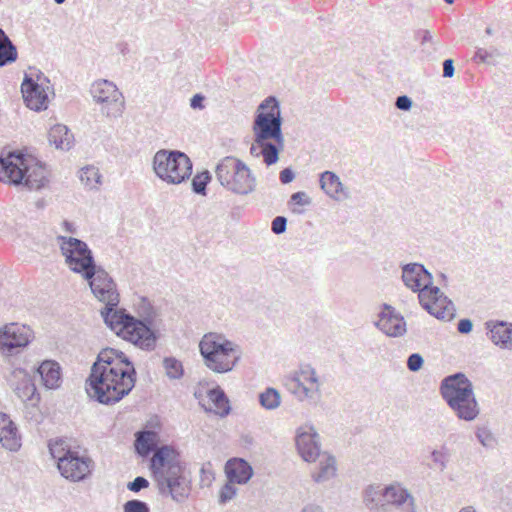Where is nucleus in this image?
<instances>
[{"label": "nucleus", "instance_id": "nucleus-9", "mask_svg": "<svg viewBox=\"0 0 512 512\" xmlns=\"http://www.w3.org/2000/svg\"><path fill=\"white\" fill-rule=\"evenodd\" d=\"M215 175L222 187L237 195H248L256 188V179L249 167L234 156L221 159Z\"/></svg>", "mask_w": 512, "mask_h": 512}, {"label": "nucleus", "instance_id": "nucleus-62", "mask_svg": "<svg viewBox=\"0 0 512 512\" xmlns=\"http://www.w3.org/2000/svg\"><path fill=\"white\" fill-rule=\"evenodd\" d=\"M44 81H45L47 84L49 83L48 78H44Z\"/></svg>", "mask_w": 512, "mask_h": 512}, {"label": "nucleus", "instance_id": "nucleus-52", "mask_svg": "<svg viewBox=\"0 0 512 512\" xmlns=\"http://www.w3.org/2000/svg\"><path fill=\"white\" fill-rule=\"evenodd\" d=\"M455 68L454 61L452 59H446L443 62V77L451 78L454 76Z\"/></svg>", "mask_w": 512, "mask_h": 512}, {"label": "nucleus", "instance_id": "nucleus-37", "mask_svg": "<svg viewBox=\"0 0 512 512\" xmlns=\"http://www.w3.org/2000/svg\"><path fill=\"white\" fill-rule=\"evenodd\" d=\"M212 180V175L208 170L197 173L192 178V191L195 194L205 196L207 194V185Z\"/></svg>", "mask_w": 512, "mask_h": 512}, {"label": "nucleus", "instance_id": "nucleus-28", "mask_svg": "<svg viewBox=\"0 0 512 512\" xmlns=\"http://www.w3.org/2000/svg\"><path fill=\"white\" fill-rule=\"evenodd\" d=\"M363 502L365 506L375 512H386L384 500V488L379 486H368L363 493Z\"/></svg>", "mask_w": 512, "mask_h": 512}, {"label": "nucleus", "instance_id": "nucleus-8", "mask_svg": "<svg viewBox=\"0 0 512 512\" xmlns=\"http://www.w3.org/2000/svg\"><path fill=\"white\" fill-rule=\"evenodd\" d=\"M282 123L278 99L275 96H268L258 106L253 120L252 132L255 143H272L282 151L284 148Z\"/></svg>", "mask_w": 512, "mask_h": 512}, {"label": "nucleus", "instance_id": "nucleus-16", "mask_svg": "<svg viewBox=\"0 0 512 512\" xmlns=\"http://www.w3.org/2000/svg\"><path fill=\"white\" fill-rule=\"evenodd\" d=\"M85 280L98 301L105 304L120 298L115 280L101 265H97L93 275Z\"/></svg>", "mask_w": 512, "mask_h": 512}, {"label": "nucleus", "instance_id": "nucleus-19", "mask_svg": "<svg viewBox=\"0 0 512 512\" xmlns=\"http://www.w3.org/2000/svg\"><path fill=\"white\" fill-rule=\"evenodd\" d=\"M296 447L306 462H313L320 456L319 435L311 426L298 429Z\"/></svg>", "mask_w": 512, "mask_h": 512}, {"label": "nucleus", "instance_id": "nucleus-2", "mask_svg": "<svg viewBox=\"0 0 512 512\" xmlns=\"http://www.w3.org/2000/svg\"><path fill=\"white\" fill-rule=\"evenodd\" d=\"M150 468L155 474L160 494L169 495L177 503L189 497L191 481L185 475L186 465L173 446L159 447L151 458Z\"/></svg>", "mask_w": 512, "mask_h": 512}, {"label": "nucleus", "instance_id": "nucleus-14", "mask_svg": "<svg viewBox=\"0 0 512 512\" xmlns=\"http://www.w3.org/2000/svg\"><path fill=\"white\" fill-rule=\"evenodd\" d=\"M33 339V331L30 327L9 323L0 328V351L3 354L13 355L18 349L26 347Z\"/></svg>", "mask_w": 512, "mask_h": 512}, {"label": "nucleus", "instance_id": "nucleus-44", "mask_svg": "<svg viewBox=\"0 0 512 512\" xmlns=\"http://www.w3.org/2000/svg\"><path fill=\"white\" fill-rule=\"evenodd\" d=\"M149 487V481L142 477L137 476L133 481L127 484V489L132 492H140L142 489H146Z\"/></svg>", "mask_w": 512, "mask_h": 512}, {"label": "nucleus", "instance_id": "nucleus-39", "mask_svg": "<svg viewBox=\"0 0 512 512\" xmlns=\"http://www.w3.org/2000/svg\"><path fill=\"white\" fill-rule=\"evenodd\" d=\"M310 204H311V199L308 197V195L305 192H302V191L293 193L288 202V205H289L291 211L295 214H303L304 213V209L299 208L297 206H308Z\"/></svg>", "mask_w": 512, "mask_h": 512}, {"label": "nucleus", "instance_id": "nucleus-59", "mask_svg": "<svg viewBox=\"0 0 512 512\" xmlns=\"http://www.w3.org/2000/svg\"><path fill=\"white\" fill-rule=\"evenodd\" d=\"M485 33H486L487 35H489V36H490V35H492V34H493V30H492V28H491V27H487V28L485 29Z\"/></svg>", "mask_w": 512, "mask_h": 512}, {"label": "nucleus", "instance_id": "nucleus-53", "mask_svg": "<svg viewBox=\"0 0 512 512\" xmlns=\"http://www.w3.org/2000/svg\"><path fill=\"white\" fill-rule=\"evenodd\" d=\"M205 97L202 94H195L190 100V106L193 109H203Z\"/></svg>", "mask_w": 512, "mask_h": 512}, {"label": "nucleus", "instance_id": "nucleus-36", "mask_svg": "<svg viewBox=\"0 0 512 512\" xmlns=\"http://www.w3.org/2000/svg\"><path fill=\"white\" fill-rule=\"evenodd\" d=\"M261 406L267 410H274L279 407L281 397L279 392L274 388H267L259 395Z\"/></svg>", "mask_w": 512, "mask_h": 512}, {"label": "nucleus", "instance_id": "nucleus-57", "mask_svg": "<svg viewBox=\"0 0 512 512\" xmlns=\"http://www.w3.org/2000/svg\"><path fill=\"white\" fill-rule=\"evenodd\" d=\"M460 512H476L472 506L464 507L460 510Z\"/></svg>", "mask_w": 512, "mask_h": 512}, {"label": "nucleus", "instance_id": "nucleus-50", "mask_svg": "<svg viewBox=\"0 0 512 512\" xmlns=\"http://www.w3.org/2000/svg\"><path fill=\"white\" fill-rule=\"evenodd\" d=\"M473 329L472 321L468 318L461 319L457 324V330L461 334H469Z\"/></svg>", "mask_w": 512, "mask_h": 512}, {"label": "nucleus", "instance_id": "nucleus-47", "mask_svg": "<svg viewBox=\"0 0 512 512\" xmlns=\"http://www.w3.org/2000/svg\"><path fill=\"white\" fill-rule=\"evenodd\" d=\"M492 57H493V53L492 52H489V51H487L484 48H478L475 51V54L472 57V60L475 63H486V64H489V63H491L490 60H491Z\"/></svg>", "mask_w": 512, "mask_h": 512}, {"label": "nucleus", "instance_id": "nucleus-15", "mask_svg": "<svg viewBox=\"0 0 512 512\" xmlns=\"http://www.w3.org/2000/svg\"><path fill=\"white\" fill-rule=\"evenodd\" d=\"M90 92L97 103L108 108L107 116L122 113L124 107L123 95L113 82L105 79L95 81Z\"/></svg>", "mask_w": 512, "mask_h": 512}, {"label": "nucleus", "instance_id": "nucleus-55", "mask_svg": "<svg viewBox=\"0 0 512 512\" xmlns=\"http://www.w3.org/2000/svg\"><path fill=\"white\" fill-rule=\"evenodd\" d=\"M201 475H202V480H204V478L209 479V477H210V476L212 477V476H213V473H212V471H211V470H208V469H206V467H205V466H203V467L201 468Z\"/></svg>", "mask_w": 512, "mask_h": 512}, {"label": "nucleus", "instance_id": "nucleus-34", "mask_svg": "<svg viewBox=\"0 0 512 512\" xmlns=\"http://www.w3.org/2000/svg\"><path fill=\"white\" fill-rule=\"evenodd\" d=\"M208 398L215 407V414L219 415L220 417H226L230 413L231 407L229 404V399L220 387L210 389L208 391Z\"/></svg>", "mask_w": 512, "mask_h": 512}, {"label": "nucleus", "instance_id": "nucleus-45", "mask_svg": "<svg viewBox=\"0 0 512 512\" xmlns=\"http://www.w3.org/2000/svg\"><path fill=\"white\" fill-rule=\"evenodd\" d=\"M287 227V219L284 216H277L272 220L271 223V231L276 234L280 235L283 234L286 231Z\"/></svg>", "mask_w": 512, "mask_h": 512}, {"label": "nucleus", "instance_id": "nucleus-18", "mask_svg": "<svg viewBox=\"0 0 512 512\" xmlns=\"http://www.w3.org/2000/svg\"><path fill=\"white\" fill-rule=\"evenodd\" d=\"M375 325L389 337H400L406 332L404 317L388 304H383V309L378 314V320L375 322Z\"/></svg>", "mask_w": 512, "mask_h": 512}, {"label": "nucleus", "instance_id": "nucleus-25", "mask_svg": "<svg viewBox=\"0 0 512 512\" xmlns=\"http://www.w3.org/2000/svg\"><path fill=\"white\" fill-rule=\"evenodd\" d=\"M320 187L323 192L334 200H340L341 197L348 198V192L340 178L332 171H324L319 177Z\"/></svg>", "mask_w": 512, "mask_h": 512}, {"label": "nucleus", "instance_id": "nucleus-56", "mask_svg": "<svg viewBox=\"0 0 512 512\" xmlns=\"http://www.w3.org/2000/svg\"><path fill=\"white\" fill-rule=\"evenodd\" d=\"M64 227L66 228V230L70 233H74L75 232V228H74V225L73 223L65 220L64 223H63Z\"/></svg>", "mask_w": 512, "mask_h": 512}, {"label": "nucleus", "instance_id": "nucleus-11", "mask_svg": "<svg viewBox=\"0 0 512 512\" xmlns=\"http://www.w3.org/2000/svg\"><path fill=\"white\" fill-rule=\"evenodd\" d=\"M57 240L60 242V251L69 269L84 279L92 276L97 264L87 243L67 236H58Z\"/></svg>", "mask_w": 512, "mask_h": 512}, {"label": "nucleus", "instance_id": "nucleus-31", "mask_svg": "<svg viewBox=\"0 0 512 512\" xmlns=\"http://www.w3.org/2000/svg\"><path fill=\"white\" fill-rule=\"evenodd\" d=\"M156 433L151 430H143L136 433L135 449L142 456H148L156 447Z\"/></svg>", "mask_w": 512, "mask_h": 512}, {"label": "nucleus", "instance_id": "nucleus-5", "mask_svg": "<svg viewBox=\"0 0 512 512\" xmlns=\"http://www.w3.org/2000/svg\"><path fill=\"white\" fill-rule=\"evenodd\" d=\"M440 394L455 416L467 422L475 420L480 408L468 377L458 372L445 377L440 383Z\"/></svg>", "mask_w": 512, "mask_h": 512}, {"label": "nucleus", "instance_id": "nucleus-51", "mask_svg": "<svg viewBox=\"0 0 512 512\" xmlns=\"http://www.w3.org/2000/svg\"><path fill=\"white\" fill-rule=\"evenodd\" d=\"M295 178V173L291 168H284L280 174L279 179L282 184H288Z\"/></svg>", "mask_w": 512, "mask_h": 512}, {"label": "nucleus", "instance_id": "nucleus-35", "mask_svg": "<svg viewBox=\"0 0 512 512\" xmlns=\"http://www.w3.org/2000/svg\"><path fill=\"white\" fill-rule=\"evenodd\" d=\"M80 180L88 189H96L101 183V174L98 168L94 166H86L80 170Z\"/></svg>", "mask_w": 512, "mask_h": 512}, {"label": "nucleus", "instance_id": "nucleus-40", "mask_svg": "<svg viewBox=\"0 0 512 512\" xmlns=\"http://www.w3.org/2000/svg\"><path fill=\"white\" fill-rule=\"evenodd\" d=\"M123 512H150V507L145 501L132 499L124 503Z\"/></svg>", "mask_w": 512, "mask_h": 512}, {"label": "nucleus", "instance_id": "nucleus-48", "mask_svg": "<svg viewBox=\"0 0 512 512\" xmlns=\"http://www.w3.org/2000/svg\"><path fill=\"white\" fill-rule=\"evenodd\" d=\"M412 104V99L407 95L398 96L395 100V107L401 111H409Z\"/></svg>", "mask_w": 512, "mask_h": 512}, {"label": "nucleus", "instance_id": "nucleus-63", "mask_svg": "<svg viewBox=\"0 0 512 512\" xmlns=\"http://www.w3.org/2000/svg\"><path fill=\"white\" fill-rule=\"evenodd\" d=\"M231 214L232 215H237V212H234V210H233V211H231Z\"/></svg>", "mask_w": 512, "mask_h": 512}, {"label": "nucleus", "instance_id": "nucleus-6", "mask_svg": "<svg viewBox=\"0 0 512 512\" xmlns=\"http://www.w3.org/2000/svg\"><path fill=\"white\" fill-rule=\"evenodd\" d=\"M199 351L204 365L219 374L232 371L241 359L238 345L216 332L203 335L199 342Z\"/></svg>", "mask_w": 512, "mask_h": 512}, {"label": "nucleus", "instance_id": "nucleus-41", "mask_svg": "<svg viewBox=\"0 0 512 512\" xmlns=\"http://www.w3.org/2000/svg\"><path fill=\"white\" fill-rule=\"evenodd\" d=\"M476 437L478 441L484 446V447H493L495 443V438L491 431L486 427H479L476 430Z\"/></svg>", "mask_w": 512, "mask_h": 512}, {"label": "nucleus", "instance_id": "nucleus-20", "mask_svg": "<svg viewBox=\"0 0 512 512\" xmlns=\"http://www.w3.org/2000/svg\"><path fill=\"white\" fill-rule=\"evenodd\" d=\"M291 382L295 386V393L301 400L313 398L319 392L318 377L310 365L301 367L292 377Z\"/></svg>", "mask_w": 512, "mask_h": 512}, {"label": "nucleus", "instance_id": "nucleus-21", "mask_svg": "<svg viewBox=\"0 0 512 512\" xmlns=\"http://www.w3.org/2000/svg\"><path fill=\"white\" fill-rule=\"evenodd\" d=\"M136 313L139 318L137 321L142 322L149 330L152 335V345L142 346V350L144 351H153L157 346V341L159 339V332L154 328V321L156 317V311L154 306L146 297H140L138 302L135 304Z\"/></svg>", "mask_w": 512, "mask_h": 512}, {"label": "nucleus", "instance_id": "nucleus-30", "mask_svg": "<svg viewBox=\"0 0 512 512\" xmlns=\"http://www.w3.org/2000/svg\"><path fill=\"white\" fill-rule=\"evenodd\" d=\"M18 58L17 47L0 28V67L14 63Z\"/></svg>", "mask_w": 512, "mask_h": 512}, {"label": "nucleus", "instance_id": "nucleus-1", "mask_svg": "<svg viewBox=\"0 0 512 512\" xmlns=\"http://www.w3.org/2000/svg\"><path fill=\"white\" fill-rule=\"evenodd\" d=\"M137 372L127 355L114 348L102 349L93 363L86 380V391L91 399L114 405L135 387Z\"/></svg>", "mask_w": 512, "mask_h": 512}, {"label": "nucleus", "instance_id": "nucleus-33", "mask_svg": "<svg viewBox=\"0 0 512 512\" xmlns=\"http://www.w3.org/2000/svg\"><path fill=\"white\" fill-rule=\"evenodd\" d=\"M408 499L413 501V497L409 494L407 489L401 487L399 484H391L384 488L385 507L389 504L400 506Z\"/></svg>", "mask_w": 512, "mask_h": 512}, {"label": "nucleus", "instance_id": "nucleus-46", "mask_svg": "<svg viewBox=\"0 0 512 512\" xmlns=\"http://www.w3.org/2000/svg\"><path fill=\"white\" fill-rule=\"evenodd\" d=\"M423 363V357L418 353H413L407 359V368L412 372H417L421 369Z\"/></svg>", "mask_w": 512, "mask_h": 512}, {"label": "nucleus", "instance_id": "nucleus-38", "mask_svg": "<svg viewBox=\"0 0 512 512\" xmlns=\"http://www.w3.org/2000/svg\"><path fill=\"white\" fill-rule=\"evenodd\" d=\"M163 367L166 375L170 379H180L184 375V369L181 361L175 357H165Z\"/></svg>", "mask_w": 512, "mask_h": 512}, {"label": "nucleus", "instance_id": "nucleus-60", "mask_svg": "<svg viewBox=\"0 0 512 512\" xmlns=\"http://www.w3.org/2000/svg\"><path fill=\"white\" fill-rule=\"evenodd\" d=\"M455 0H444L445 3L447 4H452Z\"/></svg>", "mask_w": 512, "mask_h": 512}, {"label": "nucleus", "instance_id": "nucleus-10", "mask_svg": "<svg viewBox=\"0 0 512 512\" xmlns=\"http://www.w3.org/2000/svg\"><path fill=\"white\" fill-rule=\"evenodd\" d=\"M153 169L164 182L180 184L190 178L193 164L184 152L161 149L153 157Z\"/></svg>", "mask_w": 512, "mask_h": 512}, {"label": "nucleus", "instance_id": "nucleus-26", "mask_svg": "<svg viewBox=\"0 0 512 512\" xmlns=\"http://www.w3.org/2000/svg\"><path fill=\"white\" fill-rule=\"evenodd\" d=\"M43 384L49 389L59 387L61 382V368L60 365L52 360L43 361L37 369Z\"/></svg>", "mask_w": 512, "mask_h": 512}, {"label": "nucleus", "instance_id": "nucleus-22", "mask_svg": "<svg viewBox=\"0 0 512 512\" xmlns=\"http://www.w3.org/2000/svg\"><path fill=\"white\" fill-rule=\"evenodd\" d=\"M0 443L11 452H17L21 448V435L18 428L10 416L4 412H0Z\"/></svg>", "mask_w": 512, "mask_h": 512}, {"label": "nucleus", "instance_id": "nucleus-12", "mask_svg": "<svg viewBox=\"0 0 512 512\" xmlns=\"http://www.w3.org/2000/svg\"><path fill=\"white\" fill-rule=\"evenodd\" d=\"M51 455L57 460L58 470L65 479L71 482H80L87 479L93 469L94 461L88 455H81L72 448L62 449V454L57 455L51 448Z\"/></svg>", "mask_w": 512, "mask_h": 512}, {"label": "nucleus", "instance_id": "nucleus-61", "mask_svg": "<svg viewBox=\"0 0 512 512\" xmlns=\"http://www.w3.org/2000/svg\"><path fill=\"white\" fill-rule=\"evenodd\" d=\"M57 4H62L65 0H54Z\"/></svg>", "mask_w": 512, "mask_h": 512}, {"label": "nucleus", "instance_id": "nucleus-29", "mask_svg": "<svg viewBox=\"0 0 512 512\" xmlns=\"http://www.w3.org/2000/svg\"><path fill=\"white\" fill-rule=\"evenodd\" d=\"M249 152L253 157L262 156L264 163L271 166L279 160L280 150L272 143L256 144L254 141Z\"/></svg>", "mask_w": 512, "mask_h": 512}, {"label": "nucleus", "instance_id": "nucleus-24", "mask_svg": "<svg viewBox=\"0 0 512 512\" xmlns=\"http://www.w3.org/2000/svg\"><path fill=\"white\" fill-rule=\"evenodd\" d=\"M490 340L500 348L512 350V324L504 321L486 322Z\"/></svg>", "mask_w": 512, "mask_h": 512}, {"label": "nucleus", "instance_id": "nucleus-27", "mask_svg": "<svg viewBox=\"0 0 512 512\" xmlns=\"http://www.w3.org/2000/svg\"><path fill=\"white\" fill-rule=\"evenodd\" d=\"M73 134L62 124H56L49 130L48 140L57 149L69 150L73 143Z\"/></svg>", "mask_w": 512, "mask_h": 512}, {"label": "nucleus", "instance_id": "nucleus-17", "mask_svg": "<svg viewBox=\"0 0 512 512\" xmlns=\"http://www.w3.org/2000/svg\"><path fill=\"white\" fill-rule=\"evenodd\" d=\"M21 92L24 102L29 109L42 111L48 108V94L43 82L39 83L28 74H25L21 84Z\"/></svg>", "mask_w": 512, "mask_h": 512}, {"label": "nucleus", "instance_id": "nucleus-3", "mask_svg": "<svg viewBox=\"0 0 512 512\" xmlns=\"http://www.w3.org/2000/svg\"><path fill=\"white\" fill-rule=\"evenodd\" d=\"M402 281L413 292H418L421 306L440 320H451L455 316L453 302L437 287L432 285V274L420 263L402 266Z\"/></svg>", "mask_w": 512, "mask_h": 512}, {"label": "nucleus", "instance_id": "nucleus-4", "mask_svg": "<svg viewBox=\"0 0 512 512\" xmlns=\"http://www.w3.org/2000/svg\"><path fill=\"white\" fill-rule=\"evenodd\" d=\"M0 182L40 190L49 182V171L45 164L35 158L10 151L0 157Z\"/></svg>", "mask_w": 512, "mask_h": 512}, {"label": "nucleus", "instance_id": "nucleus-7", "mask_svg": "<svg viewBox=\"0 0 512 512\" xmlns=\"http://www.w3.org/2000/svg\"><path fill=\"white\" fill-rule=\"evenodd\" d=\"M120 298L105 303L100 310L104 323L124 340L131 342L142 350V346L152 345V335L148 328L125 309H117Z\"/></svg>", "mask_w": 512, "mask_h": 512}, {"label": "nucleus", "instance_id": "nucleus-43", "mask_svg": "<svg viewBox=\"0 0 512 512\" xmlns=\"http://www.w3.org/2000/svg\"><path fill=\"white\" fill-rule=\"evenodd\" d=\"M233 484L234 483L228 482L221 488L220 493H219V503L220 504H225L235 497V495L237 493V488L235 486H233Z\"/></svg>", "mask_w": 512, "mask_h": 512}, {"label": "nucleus", "instance_id": "nucleus-13", "mask_svg": "<svg viewBox=\"0 0 512 512\" xmlns=\"http://www.w3.org/2000/svg\"><path fill=\"white\" fill-rule=\"evenodd\" d=\"M7 381L16 395L25 403L26 418L38 419L34 412L38 411L37 405L40 401V395L33 381L32 375L23 368H15L11 371Z\"/></svg>", "mask_w": 512, "mask_h": 512}, {"label": "nucleus", "instance_id": "nucleus-54", "mask_svg": "<svg viewBox=\"0 0 512 512\" xmlns=\"http://www.w3.org/2000/svg\"><path fill=\"white\" fill-rule=\"evenodd\" d=\"M301 512H323V509L316 505H308Z\"/></svg>", "mask_w": 512, "mask_h": 512}, {"label": "nucleus", "instance_id": "nucleus-42", "mask_svg": "<svg viewBox=\"0 0 512 512\" xmlns=\"http://www.w3.org/2000/svg\"><path fill=\"white\" fill-rule=\"evenodd\" d=\"M432 461L439 466L440 470L443 471L449 459L448 450L445 447H442L440 450H433L431 452Z\"/></svg>", "mask_w": 512, "mask_h": 512}, {"label": "nucleus", "instance_id": "nucleus-23", "mask_svg": "<svg viewBox=\"0 0 512 512\" xmlns=\"http://www.w3.org/2000/svg\"><path fill=\"white\" fill-rule=\"evenodd\" d=\"M225 474L230 483L246 484L253 476L252 466L242 458H231L225 464Z\"/></svg>", "mask_w": 512, "mask_h": 512}, {"label": "nucleus", "instance_id": "nucleus-64", "mask_svg": "<svg viewBox=\"0 0 512 512\" xmlns=\"http://www.w3.org/2000/svg\"><path fill=\"white\" fill-rule=\"evenodd\" d=\"M231 214L232 215H237V212H234V210H233V211H231Z\"/></svg>", "mask_w": 512, "mask_h": 512}, {"label": "nucleus", "instance_id": "nucleus-58", "mask_svg": "<svg viewBox=\"0 0 512 512\" xmlns=\"http://www.w3.org/2000/svg\"><path fill=\"white\" fill-rule=\"evenodd\" d=\"M127 46H128V45H127L126 43H121V44H119L120 51H121L122 53H125V52L128 50V47H127Z\"/></svg>", "mask_w": 512, "mask_h": 512}, {"label": "nucleus", "instance_id": "nucleus-49", "mask_svg": "<svg viewBox=\"0 0 512 512\" xmlns=\"http://www.w3.org/2000/svg\"><path fill=\"white\" fill-rule=\"evenodd\" d=\"M415 39L420 41L421 45L432 41V35L429 30L418 29L415 31Z\"/></svg>", "mask_w": 512, "mask_h": 512}, {"label": "nucleus", "instance_id": "nucleus-32", "mask_svg": "<svg viewBox=\"0 0 512 512\" xmlns=\"http://www.w3.org/2000/svg\"><path fill=\"white\" fill-rule=\"evenodd\" d=\"M336 475V461L331 455L324 454L319 462L316 472L312 473V478L317 483L330 480Z\"/></svg>", "mask_w": 512, "mask_h": 512}]
</instances>
